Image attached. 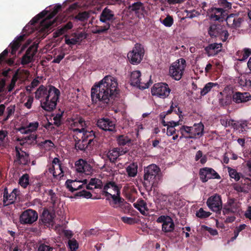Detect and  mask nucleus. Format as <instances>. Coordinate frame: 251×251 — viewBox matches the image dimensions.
Returning <instances> with one entry per match:
<instances>
[{"label":"nucleus","instance_id":"nucleus-44","mask_svg":"<svg viewBox=\"0 0 251 251\" xmlns=\"http://www.w3.org/2000/svg\"><path fill=\"white\" fill-rule=\"evenodd\" d=\"M211 215V213L208 211H206L203 210L202 208H201L199 209L198 211H197L196 215L197 217L204 219L208 217Z\"/></svg>","mask_w":251,"mask_h":251},{"label":"nucleus","instance_id":"nucleus-26","mask_svg":"<svg viewBox=\"0 0 251 251\" xmlns=\"http://www.w3.org/2000/svg\"><path fill=\"white\" fill-rule=\"evenodd\" d=\"M225 10L222 8L212 7L207 11V15L209 18L214 20H219L222 18Z\"/></svg>","mask_w":251,"mask_h":251},{"label":"nucleus","instance_id":"nucleus-45","mask_svg":"<svg viewBox=\"0 0 251 251\" xmlns=\"http://www.w3.org/2000/svg\"><path fill=\"white\" fill-rule=\"evenodd\" d=\"M199 159L202 164H204L207 161V156L206 155H203L201 151H198L195 155V160L198 161Z\"/></svg>","mask_w":251,"mask_h":251},{"label":"nucleus","instance_id":"nucleus-32","mask_svg":"<svg viewBox=\"0 0 251 251\" xmlns=\"http://www.w3.org/2000/svg\"><path fill=\"white\" fill-rule=\"evenodd\" d=\"M227 207L223 209V213L225 214L229 212L232 213L236 212L238 211L239 207V204L233 199H230L227 202Z\"/></svg>","mask_w":251,"mask_h":251},{"label":"nucleus","instance_id":"nucleus-57","mask_svg":"<svg viewBox=\"0 0 251 251\" xmlns=\"http://www.w3.org/2000/svg\"><path fill=\"white\" fill-rule=\"evenodd\" d=\"M65 53L61 51L59 54L57 55L53 60L52 62L55 63H59L60 61L64 58Z\"/></svg>","mask_w":251,"mask_h":251},{"label":"nucleus","instance_id":"nucleus-16","mask_svg":"<svg viewBox=\"0 0 251 251\" xmlns=\"http://www.w3.org/2000/svg\"><path fill=\"white\" fill-rule=\"evenodd\" d=\"M157 222L162 224V230L165 232H170L174 229V223L172 219L169 216H161L158 218Z\"/></svg>","mask_w":251,"mask_h":251},{"label":"nucleus","instance_id":"nucleus-58","mask_svg":"<svg viewBox=\"0 0 251 251\" xmlns=\"http://www.w3.org/2000/svg\"><path fill=\"white\" fill-rule=\"evenodd\" d=\"M121 219L125 223L129 225L134 224L136 222L135 220L131 217L124 216L122 217Z\"/></svg>","mask_w":251,"mask_h":251},{"label":"nucleus","instance_id":"nucleus-42","mask_svg":"<svg viewBox=\"0 0 251 251\" xmlns=\"http://www.w3.org/2000/svg\"><path fill=\"white\" fill-rule=\"evenodd\" d=\"M218 84L216 83L209 82L205 84L204 87L201 89V94L204 96L207 94L214 86H217Z\"/></svg>","mask_w":251,"mask_h":251},{"label":"nucleus","instance_id":"nucleus-40","mask_svg":"<svg viewBox=\"0 0 251 251\" xmlns=\"http://www.w3.org/2000/svg\"><path fill=\"white\" fill-rule=\"evenodd\" d=\"M134 206L142 214L145 215L147 211L146 203L143 200H140L133 204Z\"/></svg>","mask_w":251,"mask_h":251},{"label":"nucleus","instance_id":"nucleus-22","mask_svg":"<svg viewBox=\"0 0 251 251\" xmlns=\"http://www.w3.org/2000/svg\"><path fill=\"white\" fill-rule=\"evenodd\" d=\"M232 98L236 103H244L251 100V95L249 93L237 92L233 95Z\"/></svg>","mask_w":251,"mask_h":251},{"label":"nucleus","instance_id":"nucleus-13","mask_svg":"<svg viewBox=\"0 0 251 251\" xmlns=\"http://www.w3.org/2000/svg\"><path fill=\"white\" fill-rule=\"evenodd\" d=\"M208 207L214 212L220 211L222 208V202L221 197L215 194L210 197L207 200Z\"/></svg>","mask_w":251,"mask_h":251},{"label":"nucleus","instance_id":"nucleus-41","mask_svg":"<svg viewBox=\"0 0 251 251\" xmlns=\"http://www.w3.org/2000/svg\"><path fill=\"white\" fill-rule=\"evenodd\" d=\"M39 145L42 149H44L46 151H49L52 149L54 147V144L51 140H47L43 142H41Z\"/></svg>","mask_w":251,"mask_h":251},{"label":"nucleus","instance_id":"nucleus-1","mask_svg":"<svg viewBox=\"0 0 251 251\" xmlns=\"http://www.w3.org/2000/svg\"><path fill=\"white\" fill-rule=\"evenodd\" d=\"M118 93V82L116 77L108 75L91 88V99L94 103H108Z\"/></svg>","mask_w":251,"mask_h":251},{"label":"nucleus","instance_id":"nucleus-28","mask_svg":"<svg viewBox=\"0 0 251 251\" xmlns=\"http://www.w3.org/2000/svg\"><path fill=\"white\" fill-rule=\"evenodd\" d=\"M222 46L221 43L211 44L205 48V50L209 56H214L221 51Z\"/></svg>","mask_w":251,"mask_h":251},{"label":"nucleus","instance_id":"nucleus-19","mask_svg":"<svg viewBox=\"0 0 251 251\" xmlns=\"http://www.w3.org/2000/svg\"><path fill=\"white\" fill-rule=\"evenodd\" d=\"M98 126L100 128L109 131H113L115 129L114 122L108 118H101L97 122Z\"/></svg>","mask_w":251,"mask_h":251},{"label":"nucleus","instance_id":"nucleus-60","mask_svg":"<svg viewBox=\"0 0 251 251\" xmlns=\"http://www.w3.org/2000/svg\"><path fill=\"white\" fill-rule=\"evenodd\" d=\"M234 21H233V25L232 27H237L240 26V24L242 22V19L241 18L238 17V16H236L234 15Z\"/></svg>","mask_w":251,"mask_h":251},{"label":"nucleus","instance_id":"nucleus-20","mask_svg":"<svg viewBox=\"0 0 251 251\" xmlns=\"http://www.w3.org/2000/svg\"><path fill=\"white\" fill-rule=\"evenodd\" d=\"M19 193L20 191L18 189H14L10 194H8L7 190L5 189L3 194V201L4 205L6 206L13 203L16 200Z\"/></svg>","mask_w":251,"mask_h":251},{"label":"nucleus","instance_id":"nucleus-2","mask_svg":"<svg viewBox=\"0 0 251 251\" xmlns=\"http://www.w3.org/2000/svg\"><path fill=\"white\" fill-rule=\"evenodd\" d=\"M60 94V91L53 86L41 85L35 92V98L43 109L50 111L55 108Z\"/></svg>","mask_w":251,"mask_h":251},{"label":"nucleus","instance_id":"nucleus-14","mask_svg":"<svg viewBox=\"0 0 251 251\" xmlns=\"http://www.w3.org/2000/svg\"><path fill=\"white\" fill-rule=\"evenodd\" d=\"M200 178L203 182H205L210 179H219L220 176L211 168L205 167L200 171Z\"/></svg>","mask_w":251,"mask_h":251},{"label":"nucleus","instance_id":"nucleus-8","mask_svg":"<svg viewBox=\"0 0 251 251\" xmlns=\"http://www.w3.org/2000/svg\"><path fill=\"white\" fill-rule=\"evenodd\" d=\"M144 54L143 47L141 44H136L132 51L128 53L127 57L131 64H136L141 61Z\"/></svg>","mask_w":251,"mask_h":251},{"label":"nucleus","instance_id":"nucleus-33","mask_svg":"<svg viewBox=\"0 0 251 251\" xmlns=\"http://www.w3.org/2000/svg\"><path fill=\"white\" fill-rule=\"evenodd\" d=\"M25 35H20L17 37L13 41L9 46L10 50H11V53L14 55L16 53V51L21 45V42L24 39Z\"/></svg>","mask_w":251,"mask_h":251},{"label":"nucleus","instance_id":"nucleus-25","mask_svg":"<svg viewBox=\"0 0 251 251\" xmlns=\"http://www.w3.org/2000/svg\"><path fill=\"white\" fill-rule=\"evenodd\" d=\"M129 9L130 11L134 12L138 18H141L144 16L145 7L143 3L140 2L133 3L129 6Z\"/></svg>","mask_w":251,"mask_h":251},{"label":"nucleus","instance_id":"nucleus-55","mask_svg":"<svg viewBox=\"0 0 251 251\" xmlns=\"http://www.w3.org/2000/svg\"><path fill=\"white\" fill-rule=\"evenodd\" d=\"M15 105H10L7 108V116L4 119L5 121H6L9 119V118L12 116L15 112Z\"/></svg>","mask_w":251,"mask_h":251},{"label":"nucleus","instance_id":"nucleus-61","mask_svg":"<svg viewBox=\"0 0 251 251\" xmlns=\"http://www.w3.org/2000/svg\"><path fill=\"white\" fill-rule=\"evenodd\" d=\"M37 136L34 133L30 134L29 136H27L25 137V140L26 142L31 143L33 142L36 139Z\"/></svg>","mask_w":251,"mask_h":251},{"label":"nucleus","instance_id":"nucleus-38","mask_svg":"<svg viewBox=\"0 0 251 251\" xmlns=\"http://www.w3.org/2000/svg\"><path fill=\"white\" fill-rule=\"evenodd\" d=\"M180 125L179 121L175 122L174 121H170V125L167 128V135L169 136H171L174 135L176 133L175 127Z\"/></svg>","mask_w":251,"mask_h":251},{"label":"nucleus","instance_id":"nucleus-43","mask_svg":"<svg viewBox=\"0 0 251 251\" xmlns=\"http://www.w3.org/2000/svg\"><path fill=\"white\" fill-rule=\"evenodd\" d=\"M89 17V13L88 12H83L79 13L75 17V20L81 22H85L87 20Z\"/></svg>","mask_w":251,"mask_h":251},{"label":"nucleus","instance_id":"nucleus-51","mask_svg":"<svg viewBox=\"0 0 251 251\" xmlns=\"http://www.w3.org/2000/svg\"><path fill=\"white\" fill-rule=\"evenodd\" d=\"M68 245L71 251H75L78 248L77 242L74 239L69 240Z\"/></svg>","mask_w":251,"mask_h":251},{"label":"nucleus","instance_id":"nucleus-54","mask_svg":"<svg viewBox=\"0 0 251 251\" xmlns=\"http://www.w3.org/2000/svg\"><path fill=\"white\" fill-rule=\"evenodd\" d=\"M76 196L77 197H82L86 199L91 198L92 196L90 192L85 190H83L82 191L79 192L76 194Z\"/></svg>","mask_w":251,"mask_h":251},{"label":"nucleus","instance_id":"nucleus-50","mask_svg":"<svg viewBox=\"0 0 251 251\" xmlns=\"http://www.w3.org/2000/svg\"><path fill=\"white\" fill-rule=\"evenodd\" d=\"M130 139L126 136L121 135L117 139V142L119 145L124 146L130 142Z\"/></svg>","mask_w":251,"mask_h":251},{"label":"nucleus","instance_id":"nucleus-37","mask_svg":"<svg viewBox=\"0 0 251 251\" xmlns=\"http://www.w3.org/2000/svg\"><path fill=\"white\" fill-rule=\"evenodd\" d=\"M8 132L5 130H0V147L4 148L8 145Z\"/></svg>","mask_w":251,"mask_h":251},{"label":"nucleus","instance_id":"nucleus-49","mask_svg":"<svg viewBox=\"0 0 251 251\" xmlns=\"http://www.w3.org/2000/svg\"><path fill=\"white\" fill-rule=\"evenodd\" d=\"M161 22L164 26L166 27H171L174 23V20L171 16L168 15Z\"/></svg>","mask_w":251,"mask_h":251},{"label":"nucleus","instance_id":"nucleus-39","mask_svg":"<svg viewBox=\"0 0 251 251\" xmlns=\"http://www.w3.org/2000/svg\"><path fill=\"white\" fill-rule=\"evenodd\" d=\"M138 165L133 163L129 165L126 168V172L129 177H135L137 174Z\"/></svg>","mask_w":251,"mask_h":251},{"label":"nucleus","instance_id":"nucleus-29","mask_svg":"<svg viewBox=\"0 0 251 251\" xmlns=\"http://www.w3.org/2000/svg\"><path fill=\"white\" fill-rule=\"evenodd\" d=\"M126 151H124L122 148H114L110 150L107 153V157L111 162H114L121 155L125 154Z\"/></svg>","mask_w":251,"mask_h":251},{"label":"nucleus","instance_id":"nucleus-11","mask_svg":"<svg viewBox=\"0 0 251 251\" xmlns=\"http://www.w3.org/2000/svg\"><path fill=\"white\" fill-rule=\"evenodd\" d=\"M141 72L139 71H134L131 73L130 82L131 84L134 86H137L141 89H145L148 88L150 83L148 80L141 81Z\"/></svg>","mask_w":251,"mask_h":251},{"label":"nucleus","instance_id":"nucleus-7","mask_svg":"<svg viewBox=\"0 0 251 251\" xmlns=\"http://www.w3.org/2000/svg\"><path fill=\"white\" fill-rule=\"evenodd\" d=\"M103 191L106 196H110L113 199L114 203L117 204L121 202L120 189L115 182L107 183L104 187Z\"/></svg>","mask_w":251,"mask_h":251},{"label":"nucleus","instance_id":"nucleus-15","mask_svg":"<svg viewBox=\"0 0 251 251\" xmlns=\"http://www.w3.org/2000/svg\"><path fill=\"white\" fill-rule=\"evenodd\" d=\"M87 180H72L68 179L65 182V186L69 191L73 192L77 190L81 189L84 187V185L87 184Z\"/></svg>","mask_w":251,"mask_h":251},{"label":"nucleus","instance_id":"nucleus-46","mask_svg":"<svg viewBox=\"0 0 251 251\" xmlns=\"http://www.w3.org/2000/svg\"><path fill=\"white\" fill-rule=\"evenodd\" d=\"M228 172L230 177L234 178L236 181H237L240 179V175L235 169L228 167Z\"/></svg>","mask_w":251,"mask_h":251},{"label":"nucleus","instance_id":"nucleus-64","mask_svg":"<svg viewBox=\"0 0 251 251\" xmlns=\"http://www.w3.org/2000/svg\"><path fill=\"white\" fill-rule=\"evenodd\" d=\"M234 15H230L229 16H227V17L226 19V22L227 25L230 27L233 26V21L234 20Z\"/></svg>","mask_w":251,"mask_h":251},{"label":"nucleus","instance_id":"nucleus-59","mask_svg":"<svg viewBox=\"0 0 251 251\" xmlns=\"http://www.w3.org/2000/svg\"><path fill=\"white\" fill-rule=\"evenodd\" d=\"M202 228L203 230L207 231L213 236H215L218 234V231L215 229H213L206 226H202Z\"/></svg>","mask_w":251,"mask_h":251},{"label":"nucleus","instance_id":"nucleus-36","mask_svg":"<svg viewBox=\"0 0 251 251\" xmlns=\"http://www.w3.org/2000/svg\"><path fill=\"white\" fill-rule=\"evenodd\" d=\"M50 173L52 174L53 177L59 179L64 176L63 171L61 166L55 167H50L49 169Z\"/></svg>","mask_w":251,"mask_h":251},{"label":"nucleus","instance_id":"nucleus-17","mask_svg":"<svg viewBox=\"0 0 251 251\" xmlns=\"http://www.w3.org/2000/svg\"><path fill=\"white\" fill-rule=\"evenodd\" d=\"M76 171L77 172L89 175L92 173L93 169L91 165L83 159H80L75 163Z\"/></svg>","mask_w":251,"mask_h":251},{"label":"nucleus","instance_id":"nucleus-52","mask_svg":"<svg viewBox=\"0 0 251 251\" xmlns=\"http://www.w3.org/2000/svg\"><path fill=\"white\" fill-rule=\"evenodd\" d=\"M231 103V97L226 95L224 98L220 99V103L222 105H227Z\"/></svg>","mask_w":251,"mask_h":251},{"label":"nucleus","instance_id":"nucleus-21","mask_svg":"<svg viewBox=\"0 0 251 251\" xmlns=\"http://www.w3.org/2000/svg\"><path fill=\"white\" fill-rule=\"evenodd\" d=\"M48 17L47 16V18L41 22L38 29L39 32L42 34V37L45 36L46 34H48L50 27L53 23L50 20L51 17L48 18Z\"/></svg>","mask_w":251,"mask_h":251},{"label":"nucleus","instance_id":"nucleus-53","mask_svg":"<svg viewBox=\"0 0 251 251\" xmlns=\"http://www.w3.org/2000/svg\"><path fill=\"white\" fill-rule=\"evenodd\" d=\"M53 248L45 244H41L38 248V251H53Z\"/></svg>","mask_w":251,"mask_h":251},{"label":"nucleus","instance_id":"nucleus-18","mask_svg":"<svg viewBox=\"0 0 251 251\" xmlns=\"http://www.w3.org/2000/svg\"><path fill=\"white\" fill-rule=\"evenodd\" d=\"M38 48L37 44H34L31 46L26 50L25 54L22 59L23 65L27 64L33 61L34 56L35 55Z\"/></svg>","mask_w":251,"mask_h":251},{"label":"nucleus","instance_id":"nucleus-24","mask_svg":"<svg viewBox=\"0 0 251 251\" xmlns=\"http://www.w3.org/2000/svg\"><path fill=\"white\" fill-rule=\"evenodd\" d=\"M114 19V12L107 7L105 8L100 15V21L106 24L107 23L109 24V21H112Z\"/></svg>","mask_w":251,"mask_h":251},{"label":"nucleus","instance_id":"nucleus-63","mask_svg":"<svg viewBox=\"0 0 251 251\" xmlns=\"http://www.w3.org/2000/svg\"><path fill=\"white\" fill-rule=\"evenodd\" d=\"M219 3L221 6H222L225 8H230L231 7V3L228 2L226 0H220Z\"/></svg>","mask_w":251,"mask_h":251},{"label":"nucleus","instance_id":"nucleus-56","mask_svg":"<svg viewBox=\"0 0 251 251\" xmlns=\"http://www.w3.org/2000/svg\"><path fill=\"white\" fill-rule=\"evenodd\" d=\"M26 101L24 103V105L28 109L31 107L33 102V97L32 96H28L26 98Z\"/></svg>","mask_w":251,"mask_h":251},{"label":"nucleus","instance_id":"nucleus-31","mask_svg":"<svg viewBox=\"0 0 251 251\" xmlns=\"http://www.w3.org/2000/svg\"><path fill=\"white\" fill-rule=\"evenodd\" d=\"M54 217L55 213L53 211L45 209L41 216V220L45 224H50L53 222Z\"/></svg>","mask_w":251,"mask_h":251},{"label":"nucleus","instance_id":"nucleus-9","mask_svg":"<svg viewBox=\"0 0 251 251\" xmlns=\"http://www.w3.org/2000/svg\"><path fill=\"white\" fill-rule=\"evenodd\" d=\"M151 94L161 99L167 98L171 92V89L165 83H158L153 85L151 90Z\"/></svg>","mask_w":251,"mask_h":251},{"label":"nucleus","instance_id":"nucleus-35","mask_svg":"<svg viewBox=\"0 0 251 251\" xmlns=\"http://www.w3.org/2000/svg\"><path fill=\"white\" fill-rule=\"evenodd\" d=\"M251 54V50L248 48L244 49L243 50H238L236 52L237 59L240 61H244L246 60Z\"/></svg>","mask_w":251,"mask_h":251},{"label":"nucleus","instance_id":"nucleus-10","mask_svg":"<svg viewBox=\"0 0 251 251\" xmlns=\"http://www.w3.org/2000/svg\"><path fill=\"white\" fill-rule=\"evenodd\" d=\"M69 127L73 132V136L78 137L77 133L78 132H85L88 131L85 129V122L81 118H77L71 119L69 121Z\"/></svg>","mask_w":251,"mask_h":251},{"label":"nucleus","instance_id":"nucleus-48","mask_svg":"<svg viewBox=\"0 0 251 251\" xmlns=\"http://www.w3.org/2000/svg\"><path fill=\"white\" fill-rule=\"evenodd\" d=\"M29 177L27 174L24 175L20 179H19V184L20 185L24 188H25L29 183Z\"/></svg>","mask_w":251,"mask_h":251},{"label":"nucleus","instance_id":"nucleus-3","mask_svg":"<svg viewBox=\"0 0 251 251\" xmlns=\"http://www.w3.org/2000/svg\"><path fill=\"white\" fill-rule=\"evenodd\" d=\"M78 137L73 136L75 141V147L77 150H84L88 145H90L91 142L95 138V134L93 130L86 131L85 132H78L77 133Z\"/></svg>","mask_w":251,"mask_h":251},{"label":"nucleus","instance_id":"nucleus-23","mask_svg":"<svg viewBox=\"0 0 251 251\" xmlns=\"http://www.w3.org/2000/svg\"><path fill=\"white\" fill-rule=\"evenodd\" d=\"M87 37V34L84 32L74 33L71 38L65 37V43L69 45H74L81 41Z\"/></svg>","mask_w":251,"mask_h":251},{"label":"nucleus","instance_id":"nucleus-47","mask_svg":"<svg viewBox=\"0 0 251 251\" xmlns=\"http://www.w3.org/2000/svg\"><path fill=\"white\" fill-rule=\"evenodd\" d=\"M110 27V24L107 23L103 26H100L99 28H96L92 29V32L93 33H101L107 31Z\"/></svg>","mask_w":251,"mask_h":251},{"label":"nucleus","instance_id":"nucleus-34","mask_svg":"<svg viewBox=\"0 0 251 251\" xmlns=\"http://www.w3.org/2000/svg\"><path fill=\"white\" fill-rule=\"evenodd\" d=\"M102 183L101 181L96 178H91L89 183L86 185L87 189L91 190L93 189L100 188L102 187Z\"/></svg>","mask_w":251,"mask_h":251},{"label":"nucleus","instance_id":"nucleus-5","mask_svg":"<svg viewBox=\"0 0 251 251\" xmlns=\"http://www.w3.org/2000/svg\"><path fill=\"white\" fill-rule=\"evenodd\" d=\"M160 169L155 164H151L145 169L144 180L152 185L156 184L160 179Z\"/></svg>","mask_w":251,"mask_h":251},{"label":"nucleus","instance_id":"nucleus-62","mask_svg":"<svg viewBox=\"0 0 251 251\" xmlns=\"http://www.w3.org/2000/svg\"><path fill=\"white\" fill-rule=\"evenodd\" d=\"M17 80V77L16 75H14L11 81L10 84H9L8 88V90L9 92H11L13 88H14L16 84V82Z\"/></svg>","mask_w":251,"mask_h":251},{"label":"nucleus","instance_id":"nucleus-4","mask_svg":"<svg viewBox=\"0 0 251 251\" xmlns=\"http://www.w3.org/2000/svg\"><path fill=\"white\" fill-rule=\"evenodd\" d=\"M186 66V61L183 58L177 59L173 62L170 67L169 75L176 80H180L183 74Z\"/></svg>","mask_w":251,"mask_h":251},{"label":"nucleus","instance_id":"nucleus-12","mask_svg":"<svg viewBox=\"0 0 251 251\" xmlns=\"http://www.w3.org/2000/svg\"><path fill=\"white\" fill-rule=\"evenodd\" d=\"M38 214L31 209L24 211L20 216V221L22 224H31L37 221Z\"/></svg>","mask_w":251,"mask_h":251},{"label":"nucleus","instance_id":"nucleus-30","mask_svg":"<svg viewBox=\"0 0 251 251\" xmlns=\"http://www.w3.org/2000/svg\"><path fill=\"white\" fill-rule=\"evenodd\" d=\"M39 126L38 122H33L29 123L26 126L20 128L19 130L22 134H28L33 132L37 130Z\"/></svg>","mask_w":251,"mask_h":251},{"label":"nucleus","instance_id":"nucleus-27","mask_svg":"<svg viewBox=\"0 0 251 251\" xmlns=\"http://www.w3.org/2000/svg\"><path fill=\"white\" fill-rule=\"evenodd\" d=\"M16 162L19 164L22 165H25L27 163L28 161V155L25 152L20 151L19 148L16 147Z\"/></svg>","mask_w":251,"mask_h":251},{"label":"nucleus","instance_id":"nucleus-6","mask_svg":"<svg viewBox=\"0 0 251 251\" xmlns=\"http://www.w3.org/2000/svg\"><path fill=\"white\" fill-rule=\"evenodd\" d=\"M203 130L204 126L201 123L195 124L193 126H183L180 128L182 137L188 134L189 135L188 137L189 138H194L197 136H201L203 134Z\"/></svg>","mask_w":251,"mask_h":251}]
</instances>
